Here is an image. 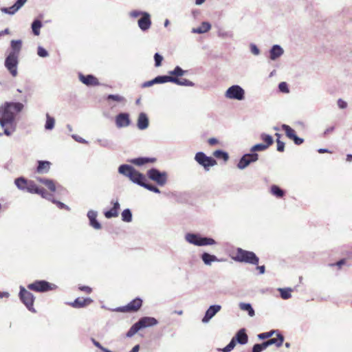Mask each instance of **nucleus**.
<instances>
[{
	"instance_id": "nucleus-1",
	"label": "nucleus",
	"mask_w": 352,
	"mask_h": 352,
	"mask_svg": "<svg viewBox=\"0 0 352 352\" xmlns=\"http://www.w3.org/2000/svg\"><path fill=\"white\" fill-rule=\"evenodd\" d=\"M21 102H6L0 107V124L4 128V134L9 136L15 131V116L23 109Z\"/></svg>"
},
{
	"instance_id": "nucleus-2",
	"label": "nucleus",
	"mask_w": 352,
	"mask_h": 352,
	"mask_svg": "<svg viewBox=\"0 0 352 352\" xmlns=\"http://www.w3.org/2000/svg\"><path fill=\"white\" fill-rule=\"evenodd\" d=\"M22 45L21 40H12L10 42L11 51L5 60V67L13 77H16L18 74L17 67Z\"/></svg>"
},
{
	"instance_id": "nucleus-3",
	"label": "nucleus",
	"mask_w": 352,
	"mask_h": 352,
	"mask_svg": "<svg viewBox=\"0 0 352 352\" xmlns=\"http://www.w3.org/2000/svg\"><path fill=\"white\" fill-rule=\"evenodd\" d=\"M185 72L186 71L183 70L180 67L177 66L173 71L168 72L170 76H157L154 78V82L155 84L171 82L178 85L192 86L193 83L190 80L184 78H179L183 76Z\"/></svg>"
},
{
	"instance_id": "nucleus-4",
	"label": "nucleus",
	"mask_w": 352,
	"mask_h": 352,
	"mask_svg": "<svg viewBox=\"0 0 352 352\" xmlns=\"http://www.w3.org/2000/svg\"><path fill=\"white\" fill-rule=\"evenodd\" d=\"M14 183L17 188L21 190H26L32 194H38L44 198H47L49 195L45 189L39 188L34 181L28 180L21 177L16 179Z\"/></svg>"
},
{
	"instance_id": "nucleus-5",
	"label": "nucleus",
	"mask_w": 352,
	"mask_h": 352,
	"mask_svg": "<svg viewBox=\"0 0 352 352\" xmlns=\"http://www.w3.org/2000/svg\"><path fill=\"white\" fill-rule=\"evenodd\" d=\"M118 171L120 174L129 177L133 182L139 185H142L144 181H146L145 176L136 170L133 166L123 164L120 166Z\"/></svg>"
},
{
	"instance_id": "nucleus-6",
	"label": "nucleus",
	"mask_w": 352,
	"mask_h": 352,
	"mask_svg": "<svg viewBox=\"0 0 352 352\" xmlns=\"http://www.w3.org/2000/svg\"><path fill=\"white\" fill-rule=\"evenodd\" d=\"M234 261L241 263H247L252 265H258L259 258L253 252L238 248L234 252L233 257Z\"/></svg>"
},
{
	"instance_id": "nucleus-7",
	"label": "nucleus",
	"mask_w": 352,
	"mask_h": 352,
	"mask_svg": "<svg viewBox=\"0 0 352 352\" xmlns=\"http://www.w3.org/2000/svg\"><path fill=\"white\" fill-rule=\"evenodd\" d=\"M157 323L155 318L152 317H143L135 323L126 333L127 337H132L142 328L153 326Z\"/></svg>"
},
{
	"instance_id": "nucleus-8",
	"label": "nucleus",
	"mask_w": 352,
	"mask_h": 352,
	"mask_svg": "<svg viewBox=\"0 0 352 352\" xmlns=\"http://www.w3.org/2000/svg\"><path fill=\"white\" fill-rule=\"evenodd\" d=\"M248 337L245 333V330L241 329L236 333V336L232 338L230 342L226 347L218 349L217 350L222 352H230L234 348L236 342L241 344H245L248 342Z\"/></svg>"
},
{
	"instance_id": "nucleus-9",
	"label": "nucleus",
	"mask_w": 352,
	"mask_h": 352,
	"mask_svg": "<svg viewBox=\"0 0 352 352\" xmlns=\"http://www.w3.org/2000/svg\"><path fill=\"white\" fill-rule=\"evenodd\" d=\"M28 289L36 292H47L57 289V286L46 280H36L27 286Z\"/></svg>"
},
{
	"instance_id": "nucleus-10",
	"label": "nucleus",
	"mask_w": 352,
	"mask_h": 352,
	"mask_svg": "<svg viewBox=\"0 0 352 352\" xmlns=\"http://www.w3.org/2000/svg\"><path fill=\"white\" fill-rule=\"evenodd\" d=\"M186 239L190 243L198 246L213 245L215 243V241L213 239L201 237L195 234H186Z\"/></svg>"
},
{
	"instance_id": "nucleus-11",
	"label": "nucleus",
	"mask_w": 352,
	"mask_h": 352,
	"mask_svg": "<svg viewBox=\"0 0 352 352\" xmlns=\"http://www.w3.org/2000/svg\"><path fill=\"white\" fill-rule=\"evenodd\" d=\"M147 175L160 186H164L166 183L167 174L165 172L161 173L157 169L151 168L148 170Z\"/></svg>"
},
{
	"instance_id": "nucleus-12",
	"label": "nucleus",
	"mask_w": 352,
	"mask_h": 352,
	"mask_svg": "<svg viewBox=\"0 0 352 352\" xmlns=\"http://www.w3.org/2000/svg\"><path fill=\"white\" fill-rule=\"evenodd\" d=\"M142 305V300L140 298H136L125 306L118 307L116 311L118 312H135L138 311Z\"/></svg>"
},
{
	"instance_id": "nucleus-13",
	"label": "nucleus",
	"mask_w": 352,
	"mask_h": 352,
	"mask_svg": "<svg viewBox=\"0 0 352 352\" xmlns=\"http://www.w3.org/2000/svg\"><path fill=\"white\" fill-rule=\"evenodd\" d=\"M19 296L21 301L24 303V305L27 307V308L29 310L34 311L33 307L34 297L30 292L26 290L23 287H21Z\"/></svg>"
},
{
	"instance_id": "nucleus-14",
	"label": "nucleus",
	"mask_w": 352,
	"mask_h": 352,
	"mask_svg": "<svg viewBox=\"0 0 352 352\" xmlns=\"http://www.w3.org/2000/svg\"><path fill=\"white\" fill-rule=\"evenodd\" d=\"M195 159L200 165L203 166L206 170H208L210 166L217 164V161L214 159L206 156V154L202 152L197 153L195 155Z\"/></svg>"
},
{
	"instance_id": "nucleus-15",
	"label": "nucleus",
	"mask_w": 352,
	"mask_h": 352,
	"mask_svg": "<svg viewBox=\"0 0 352 352\" xmlns=\"http://www.w3.org/2000/svg\"><path fill=\"white\" fill-rule=\"evenodd\" d=\"M226 96L228 98L242 100L244 98V91L239 86L233 85L227 90Z\"/></svg>"
},
{
	"instance_id": "nucleus-16",
	"label": "nucleus",
	"mask_w": 352,
	"mask_h": 352,
	"mask_svg": "<svg viewBox=\"0 0 352 352\" xmlns=\"http://www.w3.org/2000/svg\"><path fill=\"white\" fill-rule=\"evenodd\" d=\"M258 159V155L256 153L245 154L240 159L237 167L239 169H244L252 162H256Z\"/></svg>"
},
{
	"instance_id": "nucleus-17",
	"label": "nucleus",
	"mask_w": 352,
	"mask_h": 352,
	"mask_svg": "<svg viewBox=\"0 0 352 352\" xmlns=\"http://www.w3.org/2000/svg\"><path fill=\"white\" fill-rule=\"evenodd\" d=\"M282 129L285 131L287 137L292 140L294 143L297 145H300L303 143L304 140L302 138H298L296 135V131L291 128L289 125L283 124Z\"/></svg>"
},
{
	"instance_id": "nucleus-18",
	"label": "nucleus",
	"mask_w": 352,
	"mask_h": 352,
	"mask_svg": "<svg viewBox=\"0 0 352 352\" xmlns=\"http://www.w3.org/2000/svg\"><path fill=\"white\" fill-rule=\"evenodd\" d=\"M131 120L127 113H120L116 117V124L118 128H123L129 126Z\"/></svg>"
},
{
	"instance_id": "nucleus-19",
	"label": "nucleus",
	"mask_w": 352,
	"mask_h": 352,
	"mask_svg": "<svg viewBox=\"0 0 352 352\" xmlns=\"http://www.w3.org/2000/svg\"><path fill=\"white\" fill-rule=\"evenodd\" d=\"M80 80L87 86H98L100 82L96 77L93 75L79 74Z\"/></svg>"
},
{
	"instance_id": "nucleus-20",
	"label": "nucleus",
	"mask_w": 352,
	"mask_h": 352,
	"mask_svg": "<svg viewBox=\"0 0 352 352\" xmlns=\"http://www.w3.org/2000/svg\"><path fill=\"white\" fill-rule=\"evenodd\" d=\"M93 302L90 298H77L74 302L69 303V305L74 308L85 307Z\"/></svg>"
},
{
	"instance_id": "nucleus-21",
	"label": "nucleus",
	"mask_w": 352,
	"mask_h": 352,
	"mask_svg": "<svg viewBox=\"0 0 352 352\" xmlns=\"http://www.w3.org/2000/svg\"><path fill=\"white\" fill-rule=\"evenodd\" d=\"M151 25V21L149 14L144 12L142 17L138 20V26L142 30L146 31L150 28Z\"/></svg>"
},
{
	"instance_id": "nucleus-22",
	"label": "nucleus",
	"mask_w": 352,
	"mask_h": 352,
	"mask_svg": "<svg viewBox=\"0 0 352 352\" xmlns=\"http://www.w3.org/2000/svg\"><path fill=\"white\" fill-rule=\"evenodd\" d=\"M111 203L113 204V208L109 210L104 212V217L107 219L117 217L118 216L119 210L120 208V204L118 201L113 200Z\"/></svg>"
},
{
	"instance_id": "nucleus-23",
	"label": "nucleus",
	"mask_w": 352,
	"mask_h": 352,
	"mask_svg": "<svg viewBox=\"0 0 352 352\" xmlns=\"http://www.w3.org/2000/svg\"><path fill=\"white\" fill-rule=\"evenodd\" d=\"M28 0H17L12 6L9 8H1V11L6 14H14Z\"/></svg>"
},
{
	"instance_id": "nucleus-24",
	"label": "nucleus",
	"mask_w": 352,
	"mask_h": 352,
	"mask_svg": "<svg viewBox=\"0 0 352 352\" xmlns=\"http://www.w3.org/2000/svg\"><path fill=\"white\" fill-rule=\"evenodd\" d=\"M221 307L220 305H212L210 306L206 312L204 317L202 319V322L206 323L208 322L218 311L221 310Z\"/></svg>"
},
{
	"instance_id": "nucleus-25",
	"label": "nucleus",
	"mask_w": 352,
	"mask_h": 352,
	"mask_svg": "<svg viewBox=\"0 0 352 352\" xmlns=\"http://www.w3.org/2000/svg\"><path fill=\"white\" fill-rule=\"evenodd\" d=\"M284 342V337L282 334L277 333L276 338H270L268 340L265 341L266 346H269L270 345H275L276 347H280L282 346Z\"/></svg>"
},
{
	"instance_id": "nucleus-26",
	"label": "nucleus",
	"mask_w": 352,
	"mask_h": 352,
	"mask_svg": "<svg viewBox=\"0 0 352 352\" xmlns=\"http://www.w3.org/2000/svg\"><path fill=\"white\" fill-rule=\"evenodd\" d=\"M148 118L145 113H140L138 118L137 126L139 129L144 130L148 126Z\"/></svg>"
},
{
	"instance_id": "nucleus-27",
	"label": "nucleus",
	"mask_w": 352,
	"mask_h": 352,
	"mask_svg": "<svg viewBox=\"0 0 352 352\" xmlns=\"http://www.w3.org/2000/svg\"><path fill=\"white\" fill-rule=\"evenodd\" d=\"M156 162L155 157H138L133 159L131 162L137 166H142L147 163H154Z\"/></svg>"
},
{
	"instance_id": "nucleus-28",
	"label": "nucleus",
	"mask_w": 352,
	"mask_h": 352,
	"mask_svg": "<svg viewBox=\"0 0 352 352\" xmlns=\"http://www.w3.org/2000/svg\"><path fill=\"white\" fill-rule=\"evenodd\" d=\"M36 172L38 173H47L50 169L51 163L48 161H38Z\"/></svg>"
},
{
	"instance_id": "nucleus-29",
	"label": "nucleus",
	"mask_w": 352,
	"mask_h": 352,
	"mask_svg": "<svg viewBox=\"0 0 352 352\" xmlns=\"http://www.w3.org/2000/svg\"><path fill=\"white\" fill-rule=\"evenodd\" d=\"M283 53V49L279 45H274L270 50V58L275 60Z\"/></svg>"
},
{
	"instance_id": "nucleus-30",
	"label": "nucleus",
	"mask_w": 352,
	"mask_h": 352,
	"mask_svg": "<svg viewBox=\"0 0 352 352\" xmlns=\"http://www.w3.org/2000/svg\"><path fill=\"white\" fill-rule=\"evenodd\" d=\"M36 179L37 181L45 185L52 192L56 191V185L53 180L41 177Z\"/></svg>"
},
{
	"instance_id": "nucleus-31",
	"label": "nucleus",
	"mask_w": 352,
	"mask_h": 352,
	"mask_svg": "<svg viewBox=\"0 0 352 352\" xmlns=\"http://www.w3.org/2000/svg\"><path fill=\"white\" fill-rule=\"evenodd\" d=\"M88 217L90 220V224L95 229H100L101 228L100 224L96 220V214L94 212H89L88 213Z\"/></svg>"
},
{
	"instance_id": "nucleus-32",
	"label": "nucleus",
	"mask_w": 352,
	"mask_h": 352,
	"mask_svg": "<svg viewBox=\"0 0 352 352\" xmlns=\"http://www.w3.org/2000/svg\"><path fill=\"white\" fill-rule=\"evenodd\" d=\"M201 258L206 265H210L212 262L218 261L214 255H211L206 252L202 254Z\"/></svg>"
},
{
	"instance_id": "nucleus-33",
	"label": "nucleus",
	"mask_w": 352,
	"mask_h": 352,
	"mask_svg": "<svg viewBox=\"0 0 352 352\" xmlns=\"http://www.w3.org/2000/svg\"><path fill=\"white\" fill-rule=\"evenodd\" d=\"M211 28V25L208 22L201 23V25L194 30L195 32L201 34L208 32Z\"/></svg>"
},
{
	"instance_id": "nucleus-34",
	"label": "nucleus",
	"mask_w": 352,
	"mask_h": 352,
	"mask_svg": "<svg viewBox=\"0 0 352 352\" xmlns=\"http://www.w3.org/2000/svg\"><path fill=\"white\" fill-rule=\"evenodd\" d=\"M239 307L241 310L248 311V315L251 317H253L255 314L254 310L249 303L241 302L239 304Z\"/></svg>"
},
{
	"instance_id": "nucleus-35",
	"label": "nucleus",
	"mask_w": 352,
	"mask_h": 352,
	"mask_svg": "<svg viewBox=\"0 0 352 352\" xmlns=\"http://www.w3.org/2000/svg\"><path fill=\"white\" fill-rule=\"evenodd\" d=\"M270 191L273 195L278 198H282L285 195V192L276 185L272 186Z\"/></svg>"
},
{
	"instance_id": "nucleus-36",
	"label": "nucleus",
	"mask_w": 352,
	"mask_h": 352,
	"mask_svg": "<svg viewBox=\"0 0 352 352\" xmlns=\"http://www.w3.org/2000/svg\"><path fill=\"white\" fill-rule=\"evenodd\" d=\"M42 27V23L39 20H35L33 21L32 24V29L33 34L36 36H38L40 34V29Z\"/></svg>"
},
{
	"instance_id": "nucleus-37",
	"label": "nucleus",
	"mask_w": 352,
	"mask_h": 352,
	"mask_svg": "<svg viewBox=\"0 0 352 352\" xmlns=\"http://www.w3.org/2000/svg\"><path fill=\"white\" fill-rule=\"evenodd\" d=\"M213 155L218 159H222L225 162H226L229 159L228 154L221 150L215 151L213 153Z\"/></svg>"
},
{
	"instance_id": "nucleus-38",
	"label": "nucleus",
	"mask_w": 352,
	"mask_h": 352,
	"mask_svg": "<svg viewBox=\"0 0 352 352\" xmlns=\"http://www.w3.org/2000/svg\"><path fill=\"white\" fill-rule=\"evenodd\" d=\"M122 220L125 222H131L132 221V213L129 209H125L122 211Z\"/></svg>"
},
{
	"instance_id": "nucleus-39",
	"label": "nucleus",
	"mask_w": 352,
	"mask_h": 352,
	"mask_svg": "<svg viewBox=\"0 0 352 352\" xmlns=\"http://www.w3.org/2000/svg\"><path fill=\"white\" fill-rule=\"evenodd\" d=\"M261 139L265 142L264 145L267 146V148L274 142L272 137L265 133L261 135Z\"/></svg>"
},
{
	"instance_id": "nucleus-40",
	"label": "nucleus",
	"mask_w": 352,
	"mask_h": 352,
	"mask_svg": "<svg viewBox=\"0 0 352 352\" xmlns=\"http://www.w3.org/2000/svg\"><path fill=\"white\" fill-rule=\"evenodd\" d=\"M46 123H45V129L47 130H51L54 126L55 120L54 118L52 117H50L49 114H47L46 116Z\"/></svg>"
},
{
	"instance_id": "nucleus-41",
	"label": "nucleus",
	"mask_w": 352,
	"mask_h": 352,
	"mask_svg": "<svg viewBox=\"0 0 352 352\" xmlns=\"http://www.w3.org/2000/svg\"><path fill=\"white\" fill-rule=\"evenodd\" d=\"M280 296L283 299H289L291 298V292L292 290L290 289H280Z\"/></svg>"
},
{
	"instance_id": "nucleus-42",
	"label": "nucleus",
	"mask_w": 352,
	"mask_h": 352,
	"mask_svg": "<svg viewBox=\"0 0 352 352\" xmlns=\"http://www.w3.org/2000/svg\"><path fill=\"white\" fill-rule=\"evenodd\" d=\"M266 348L265 342L261 344H256L253 346L252 352H261Z\"/></svg>"
},
{
	"instance_id": "nucleus-43",
	"label": "nucleus",
	"mask_w": 352,
	"mask_h": 352,
	"mask_svg": "<svg viewBox=\"0 0 352 352\" xmlns=\"http://www.w3.org/2000/svg\"><path fill=\"white\" fill-rule=\"evenodd\" d=\"M146 181H144L143 182V184L141 185L142 186L144 187L145 188L151 190V191H153L154 192H156V193H160V190L155 186L152 185V184H146L145 182Z\"/></svg>"
},
{
	"instance_id": "nucleus-44",
	"label": "nucleus",
	"mask_w": 352,
	"mask_h": 352,
	"mask_svg": "<svg viewBox=\"0 0 352 352\" xmlns=\"http://www.w3.org/2000/svg\"><path fill=\"white\" fill-rule=\"evenodd\" d=\"M107 100H113V101H116V102H124V98L121 96H119V95H109L107 96Z\"/></svg>"
},
{
	"instance_id": "nucleus-45",
	"label": "nucleus",
	"mask_w": 352,
	"mask_h": 352,
	"mask_svg": "<svg viewBox=\"0 0 352 352\" xmlns=\"http://www.w3.org/2000/svg\"><path fill=\"white\" fill-rule=\"evenodd\" d=\"M267 148V146L264 145V144H258L252 147L251 151H261Z\"/></svg>"
},
{
	"instance_id": "nucleus-46",
	"label": "nucleus",
	"mask_w": 352,
	"mask_h": 352,
	"mask_svg": "<svg viewBox=\"0 0 352 352\" xmlns=\"http://www.w3.org/2000/svg\"><path fill=\"white\" fill-rule=\"evenodd\" d=\"M275 331H271L269 332L262 333L258 335V337L259 339L264 340L267 338H271L274 333H275Z\"/></svg>"
},
{
	"instance_id": "nucleus-47",
	"label": "nucleus",
	"mask_w": 352,
	"mask_h": 352,
	"mask_svg": "<svg viewBox=\"0 0 352 352\" xmlns=\"http://www.w3.org/2000/svg\"><path fill=\"white\" fill-rule=\"evenodd\" d=\"M154 59H155V67H160L162 65V61L163 60V57L159 54L158 53H156L154 55Z\"/></svg>"
},
{
	"instance_id": "nucleus-48",
	"label": "nucleus",
	"mask_w": 352,
	"mask_h": 352,
	"mask_svg": "<svg viewBox=\"0 0 352 352\" xmlns=\"http://www.w3.org/2000/svg\"><path fill=\"white\" fill-rule=\"evenodd\" d=\"M37 54L40 57L43 58L47 57L48 56V52L47 50L41 46L38 47Z\"/></svg>"
},
{
	"instance_id": "nucleus-49",
	"label": "nucleus",
	"mask_w": 352,
	"mask_h": 352,
	"mask_svg": "<svg viewBox=\"0 0 352 352\" xmlns=\"http://www.w3.org/2000/svg\"><path fill=\"white\" fill-rule=\"evenodd\" d=\"M276 143H277V151L279 152H283L285 150V143L278 138H276Z\"/></svg>"
},
{
	"instance_id": "nucleus-50",
	"label": "nucleus",
	"mask_w": 352,
	"mask_h": 352,
	"mask_svg": "<svg viewBox=\"0 0 352 352\" xmlns=\"http://www.w3.org/2000/svg\"><path fill=\"white\" fill-rule=\"evenodd\" d=\"M279 89L284 93H288L289 89L287 87V85L285 82H282L278 85Z\"/></svg>"
},
{
	"instance_id": "nucleus-51",
	"label": "nucleus",
	"mask_w": 352,
	"mask_h": 352,
	"mask_svg": "<svg viewBox=\"0 0 352 352\" xmlns=\"http://www.w3.org/2000/svg\"><path fill=\"white\" fill-rule=\"evenodd\" d=\"M79 290L86 293V294H90L92 292V289L89 286H80L78 287Z\"/></svg>"
},
{
	"instance_id": "nucleus-52",
	"label": "nucleus",
	"mask_w": 352,
	"mask_h": 352,
	"mask_svg": "<svg viewBox=\"0 0 352 352\" xmlns=\"http://www.w3.org/2000/svg\"><path fill=\"white\" fill-rule=\"evenodd\" d=\"M338 105L340 109H345L347 107L346 102L342 99L338 100Z\"/></svg>"
},
{
	"instance_id": "nucleus-53",
	"label": "nucleus",
	"mask_w": 352,
	"mask_h": 352,
	"mask_svg": "<svg viewBox=\"0 0 352 352\" xmlns=\"http://www.w3.org/2000/svg\"><path fill=\"white\" fill-rule=\"evenodd\" d=\"M208 142L210 146H214L217 144L219 143V141L217 139L214 138H211L208 139Z\"/></svg>"
},
{
	"instance_id": "nucleus-54",
	"label": "nucleus",
	"mask_w": 352,
	"mask_h": 352,
	"mask_svg": "<svg viewBox=\"0 0 352 352\" xmlns=\"http://www.w3.org/2000/svg\"><path fill=\"white\" fill-rule=\"evenodd\" d=\"M143 13H144V12H140V11L134 10V11H132V12L130 13V15H131V16H132V17L136 18V17H138V16H140V15H141V16H142V14H143Z\"/></svg>"
},
{
	"instance_id": "nucleus-55",
	"label": "nucleus",
	"mask_w": 352,
	"mask_h": 352,
	"mask_svg": "<svg viewBox=\"0 0 352 352\" xmlns=\"http://www.w3.org/2000/svg\"><path fill=\"white\" fill-rule=\"evenodd\" d=\"M155 84V82H154V79L151 80H149V81H146L145 82L142 87H150V86H152L153 85Z\"/></svg>"
},
{
	"instance_id": "nucleus-56",
	"label": "nucleus",
	"mask_w": 352,
	"mask_h": 352,
	"mask_svg": "<svg viewBox=\"0 0 352 352\" xmlns=\"http://www.w3.org/2000/svg\"><path fill=\"white\" fill-rule=\"evenodd\" d=\"M334 129H335V127H334V126H331V127L327 128V129L324 131V135H328V134H329V133H332V132L334 131Z\"/></svg>"
},
{
	"instance_id": "nucleus-57",
	"label": "nucleus",
	"mask_w": 352,
	"mask_h": 352,
	"mask_svg": "<svg viewBox=\"0 0 352 352\" xmlns=\"http://www.w3.org/2000/svg\"><path fill=\"white\" fill-rule=\"evenodd\" d=\"M94 343L96 346L101 349L102 351H104V349H107L106 348L103 347L98 342L94 341Z\"/></svg>"
},
{
	"instance_id": "nucleus-58",
	"label": "nucleus",
	"mask_w": 352,
	"mask_h": 352,
	"mask_svg": "<svg viewBox=\"0 0 352 352\" xmlns=\"http://www.w3.org/2000/svg\"><path fill=\"white\" fill-rule=\"evenodd\" d=\"M257 269L259 270V273L260 274H264L265 273V267L264 265H261V266H258L257 267Z\"/></svg>"
},
{
	"instance_id": "nucleus-59",
	"label": "nucleus",
	"mask_w": 352,
	"mask_h": 352,
	"mask_svg": "<svg viewBox=\"0 0 352 352\" xmlns=\"http://www.w3.org/2000/svg\"><path fill=\"white\" fill-rule=\"evenodd\" d=\"M140 349V346L138 344L135 345L133 347V349L129 352H138Z\"/></svg>"
},
{
	"instance_id": "nucleus-60",
	"label": "nucleus",
	"mask_w": 352,
	"mask_h": 352,
	"mask_svg": "<svg viewBox=\"0 0 352 352\" xmlns=\"http://www.w3.org/2000/svg\"><path fill=\"white\" fill-rule=\"evenodd\" d=\"M344 263H345V260L342 259V260L339 261L338 262H337L336 265H338L339 267H340Z\"/></svg>"
},
{
	"instance_id": "nucleus-61",
	"label": "nucleus",
	"mask_w": 352,
	"mask_h": 352,
	"mask_svg": "<svg viewBox=\"0 0 352 352\" xmlns=\"http://www.w3.org/2000/svg\"><path fill=\"white\" fill-rule=\"evenodd\" d=\"M252 51L254 54H258V52H259V50L256 47V46H253L252 48Z\"/></svg>"
},
{
	"instance_id": "nucleus-62",
	"label": "nucleus",
	"mask_w": 352,
	"mask_h": 352,
	"mask_svg": "<svg viewBox=\"0 0 352 352\" xmlns=\"http://www.w3.org/2000/svg\"><path fill=\"white\" fill-rule=\"evenodd\" d=\"M346 160L347 162H352V155H351V154H348V155H346Z\"/></svg>"
},
{
	"instance_id": "nucleus-63",
	"label": "nucleus",
	"mask_w": 352,
	"mask_h": 352,
	"mask_svg": "<svg viewBox=\"0 0 352 352\" xmlns=\"http://www.w3.org/2000/svg\"><path fill=\"white\" fill-rule=\"evenodd\" d=\"M318 152L320 153H329V151L327 150V149H323V148H320L318 150Z\"/></svg>"
},
{
	"instance_id": "nucleus-64",
	"label": "nucleus",
	"mask_w": 352,
	"mask_h": 352,
	"mask_svg": "<svg viewBox=\"0 0 352 352\" xmlns=\"http://www.w3.org/2000/svg\"><path fill=\"white\" fill-rule=\"evenodd\" d=\"M206 0H195V3L197 5H201L203 3H204Z\"/></svg>"
}]
</instances>
